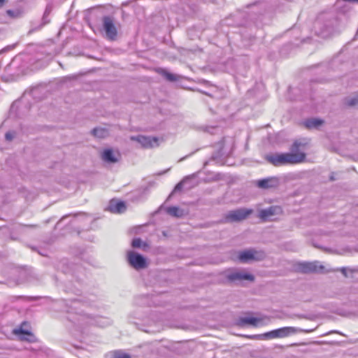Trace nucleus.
Masks as SVG:
<instances>
[{"label":"nucleus","instance_id":"nucleus-8","mask_svg":"<svg viewBox=\"0 0 358 358\" xmlns=\"http://www.w3.org/2000/svg\"><path fill=\"white\" fill-rule=\"evenodd\" d=\"M81 321H85L87 324L94 325L100 327H105L110 324V321L108 318L96 316L92 317L90 315H80V318L78 320L77 324L82 325Z\"/></svg>","mask_w":358,"mask_h":358},{"label":"nucleus","instance_id":"nucleus-36","mask_svg":"<svg viewBox=\"0 0 358 358\" xmlns=\"http://www.w3.org/2000/svg\"><path fill=\"white\" fill-rule=\"evenodd\" d=\"M7 14L10 16H14V11L13 10H7Z\"/></svg>","mask_w":358,"mask_h":358},{"label":"nucleus","instance_id":"nucleus-9","mask_svg":"<svg viewBox=\"0 0 358 358\" xmlns=\"http://www.w3.org/2000/svg\"><path fill=\"white\" fill-rule=\"evenodd\" d=\"M234 141L231 138H223L222 140L215 145L217 151L215 157H228L231 155L233 148Z\"/></svg>","mask_w":358,"mask_h":358},{"label":"nucleus","instance_id":"nucleus-35","mask_svg":"<svg viewBox=\"0 0 358 358\" xmlns=\"http://www.w3.org/2000/svg\"><path fill=\"white\" fill-rule=\"evenodd\" d=\"M13 61L11 62L9 64H8L6 68H5V70L7 71V72H9V69L10 68V66L13 65Z\"/></svg>","mask_w":358,"mask_h":358},{"label":"nucleus","instance_id":"nucleus-10","mask_svg":"<svg viewBox=\"0 0 358 358\" xmlns=\"http://www.w3.org/2000/svg\"><path fill=\"white\" fill-rule=\"evenodd\" d=\"M324 268V266L320 264L317 261L312 262H301L297 265V269L303 273H323Z\"/></svg>","mask_w":358,"mask_h":358},{"label":"nucleus","instance_id":"nucleus-5","mask_svg":"<svg viewBox=\"0 0 358 358\" xmlns=\"http://www.w3.org/2000/svg\"><path fill=\"white\" fill-rule=\"evenodd\" d=\"M127 259L129 264L136 270L143 269L148 266L146 258L143 255L132 250L127 252Z\"/></svg>","mask_w":358,"mask_h":358},{"label":"nucleus","instance_id":"nucleus-43","mask_svg":"<svg viewBox=\"0 0 358 358\" xmlns=\"http://www.w3.org/2000/svg\"><path fill=\"white\" fill-rule=\"evenodd\" d=\"M60 222H61L60 220L58 221V222H57V224H59V223H60Z\"/></svg>","mask_w":358,"mask_h":358},{"label":"nucleus","instance_id":"nucleus-2","mask_svg":"<svg viewBox=\"0 0 358 358\" xmlns=\"http://www.w3.org/2000/svg\"><path fill=\"white\" fill-rule=\"evenodd\" d=\"M225 278L229 283L236 285H241L244 280L253 282L255 276L249 273L243 271L233 270L225 274Z\"/></svg>","mask_w":358,"mask_h":358},{"label":"nucleus","instance_id":"nucleus-17","mask_svg":"<svg viewBox=\"0 0 358 358\" xmlns=\"http://www.w3.org/2000/svg\"><path fill=\"white\" fill-rule=\"evenodd\" d=\"M261 319L255 317L244 316L239 317L238 324L240 326L251 325L253 327H257Z\"/></svg>","mask_w":358,"mask_h":358},{"label":"nucleus","instance_id":"nucleus-45","mask_svg":"<svg viewBox=\"0 0 358 358\" xmlns=\"http://www.w3.org/2000/svg\"><path fill=\"white\" fill-rule=\"evenodd\" d=\"M357 34H358V29H357Z\"/></svg>","mask_w":358,"mask_h":358},{"label":"nucleus","instance_id":"nucleus-33","mask_svg":"<svg viewBox=\"0 0 358 358\" xmlns=\"http://www.w3.org/2000/svg\"><path fill=\"white\" fill-rule=\"evenodd\" d=\"M340 271H341V272L342 273V274H343L344 276H345V277H347V276H348V275H347V268H345V267H342V268H340Z\"/></svg>","mask_w":358,"mask_h":358},{"label":"nucleus","instance_id":"nucleus-23","mask_svg":"<svg viewBox=\"0 0 358 358\" xmlns=\"http://www.w3.org/2000/svg\"><path fill=\"white\" fill-rule=\"evenodd\" d=\"M106 358H131L130 355L122 350H115L107 354Z\"/></svg>","mask_w":358,"mask_h":358},{"label":"nucleus","instance_id":"nucleus-4","mask_svg":"<svg viewBox=\"0 0 358 358\" xmlns=\"http://www.w3.org/2000/svg\"><path fill=\"white\" fill-rule=\"evenodd\" d=\"M102 29L106 34V36L110 41L116 39L117 36V29L115 24V19L110 15H105L102 17Z\"/></svg>","mask_w":358,"mask_h":358},{"label":"nucleus","instance_id":"nucleus-22","mask_svg":"<svg viewBox=\"0 0 358 358\" xmlns=\"http://www.w3.org/2000/svg\"><path fill=\"white\" fill-rule=\"evenodd\" d=\"M166 213L174 217H182L184 215V210L177 206H170L166 210Z\"/></svg>","mask_w":358,"mask_h":358},{"label":"nucleus","instance_id":"nucleus-3","mask_svg":"<svg viewBox=\"0 0 358 358\" xmlns=\"http://www.w3.org/2000/svg\"><path fill=\"white\" fill-rule=\"evenodd\" d=\"M252 213V209H248L245 208H240L236 210H230L224 215V222H238L245 220Z\"/></svg>","mask_w":358,"mask_h":358},{"label":"nucleus","instance_id":"nucleus-38","mask_svg":"<svg viewBox=\"0 0 358 358\" xmlns=\"http://www.w3.org/2000/svg\"><path fill=\"white\" fill-rule=\"evenodd\" d=\"M4 0H0V7L3 6Z\"/></svg>","mask_w":358,"mask_h":358},{"label":"nucleus","instance_id":"nucleus-20","mask_svg":"<svg viewBox=\"0 0 358 358\" xmlns=\"http://www.w3.org/2000/svg\"><path fill=\"white\" fill-rule=\"evenodd\" d=\"M195 177V173L184 177L183 179L175 186L172 193L180 191L185 185L190 182Z\"/></svg>","mask_w":358,"mask_h":358},{"label":"nucleus","instance_id":"nucleus-21","mask_svg":"<svg viewBox=\"0 0 358 358\" xmlns=\"http://www.w3.org/2000/svg\"><path fill=\"white\" fill-rule=\"evenodd\" d=\"M158 73L170 82L178 81L180 78V76L169 73L164 69H159Z\"/></svg>","mask_w":358,"mask_h":358},{"label":"nucleus","instance_id":"nucleus-11","mask_svg":"<svg viewBox=\"0 0 358 358\" xmlns=\"http://www.w3.org/2000/svg\"><path fill=\"white\" fill-rule=\"evenodd\" d=\"M266 162L275 166H282L301 164L306 162V158H265Z\"/></svg>","mask_w":358,"mask_h":358},{"label":"nucleus","instance_id":"nucleus-28","mask_svg":"<svg viewBox=\"0 0 358 358\" xmlns=\"http://www.w3.org/2000/svg\"><path fill=\"white\" fill-rule=\"evenodd\" d=\"M92 298L93 299H91L89 301L87 300V299H85L83 298H82V299H73L71 301V303L73 304H76L77 302H82L83 303H86V304L90 305V301H94L95 300L96 296H92Z\"/></svg>","mask_w":358,"mask_h":358},{"label":"nucleus","instance_id":"nucleus-15","mask_svg":"<svg viewBox=\"0 0 358 358\" xmlns=\"http://www.w3.org/2000/svg\"><path fill=\"white\" fill-rule=\"evenodd\" d=\"M13 333L17 336L21 341L33 342L34 341V334L29 330L22 329V327L14 329Z\"/></svg>","mask_w":358,"mask_h":358},{"label":"nucleus","instance_id":"nucleus-18","mask_svg":"<svg viewBox=\"0 0 358 358\" xmlns=\"http://www.w3.org/2000/svg\"><path fill=\"white\" fill-rule=\"evenodd\" d=\"M90 133L93 136L98 138H105L109 136L108 129L103 127H95Z\"/></svg>","mask_w":358,"mask_h":358},{"label":"nucleus","instance_id":"nucleus-13","mask_svg":"<svg viewBox=\"0 0 358 358\" xmlns=\"http://www.w3.org/2000/svg\"><path fill=\"white\" fill-rule=\"evenodd\" d=\"M306 145L301 143L295 142L291 148V152L285 154L277 155L275 157H306L305 152ZM267 157H269L268 155Z\"/></svg>","mask_w":358,"mask_h":358},{"label":"nucleus","instance_id":"nucleus-42","mask_svg":"<svg viewBox=\"0 0 358 358\" xmlns=\"http://www.w3.org/2000/svg\"><path fill=\"white\" fill-rule=\"evenodd\" d=\"M333 332H334V333H338V334H340V333H339L338 331H333Z\"/></svg>","mask_w":358,"mask_h":358},{"label":"nucleus","instance_id":"nucleus-25","mask_svg":"<svg viewBox=\"0 0 358 358\" xmlns=\"http://www.w3.org/2000/svg\"><path fill=\"white\" fill-rule=\"evenodd\" d=\"M101 164L106 168H111L112 165L119 162V158H101Z\"/></svg>","mask_w":358,"mask_h":358},{"label":"nucleus","instance_id":"nucleus-14","mask_svg":"<svg viewBox=\"0 0 358 358\" xmlns=\"http://www.w3.org/2000/svg\"><path fill=\"white\" fill-rule=\"evenodd\" d=\"M282 213V208L278 206H272L265 209H262L259 213V217L263 221L270 220L273 215Z\"/></svg>","mask_w":358,"mask_h":358},{"label":"nucleus","instance_id":"nucleus-7","mask_svg":"<svg viewBox=\"0 0 358 358\" xmlns=\"http://www.w3.org/2000/svg\"><path fill=\"white\" fill-rule=\"evenodd\" d=\"M129 138L143 148H153L159 145V139L157 137L137 135L131 136Z\"/></svg>","mask_w":358,"mask_h":358},{"label":"nucleus","instance_id":"nucleus-1","mask_svg":"<svg viewBox=\"0 0 358 358\" xmlns=\"http://www.w3.org/2000/svg\"><path fill=\"white\" fill-rule=\"evenodd\" d=\"M312 330H306L293 327H285L264 334L262 336L266 338H285L298 332L308 333Z\"/></svg>","mask_w":358,"mask_h":358},{"label":"nucleus","instance_id":"nucleus-27","mask_svg":"<svg viewBox=\"0 0 358 358\" xmlns=\"http://www.w3.org/2000/svg\"><path fill=\"white\" fill-rule=\"evenodd\" d=\"M131 246L134 248H146L148 245L142 241L140 238H134L131 241Z\"/></svg>","mask_w":358,"mask_h":358},{"label":"nucleus","instance_id":"nucleus-39","mask_svg":"<svg viewBox=\"0 0 358 358\" xmlns=\"http://www.w3.org/2000/svg\"><path fill=\"white\" fill-rule=\"evenodd\" d=\"M330 180H335V178H334V176H331L330 177Z\"/></svg>","mask_w":358,"mask_h":358},{"label":"nucleus","instance_id":"nucleus-41","mask_svg":"<svg viewBox=\"0 0 358 358\" xmlns=\"http://www.w3.org/2000/svg\"><path fill=\"white\" fill-rule=\"evenodd\" d=\"M193 186V185H189V186L188 187L189 188L192 187Z\"/></svg>","mask_w":358,"mask_h":358},{"label":"nucleus","instance_id":"nucleus-30","mask_svg":"<svg viewBox=\"0 0 358 358\" xmlns=\"http://www.w3.org/2000/svg\"><path fill=\"white\" fill-rule=\"evenodd\" d=\"M113 150L110 148L105 149L101 157H113Z\"/></svg>","mask_w":358,"mask_h":358},{"label":"nucleus","instance_id":"nucleus-16","mask_svg":"<svg viewBox=\"0 0 358 358\" xmlns=\"http://www.w3.org/2000/svg\"><path fill=\"white\" fill-rule=\"evenodd\" d=\"M108 210L113 213H122L126 210V205L124 201L112 199L108 205Z\"/></svg>","mask_w":358,"mask_h":358},{"label":"nucleus","instance_id":"nucleus-24","mask_svg":"<svg viewBox=\"0 0 358 358\" xmlns=\"http://www.w3.org/2000/svg\"><path fill=\"white\" fill-rule=\"evenodd\" d=\"M344 103L348 106L352 107L358 105V93L352 96H347L344 99Z\"/></svg>","mask_w":358,"mask_h":358},{"label":"nucleus","instance_id":"nucleus-34","mask_svg":"<svg viewBox=\"0 0 358 358\" xmlns=\"http://www.w3.org/2000/svg\"><path fill=\"white\" fill-rule=\"evenodd\" d=\"M22 227H27V228H36L37 225H36V224H22Z\"/></svg>","mask_w":358,"mask_h":358},{"label":"nucleus","instance_id":"nucleus-29","mask_svg":"<svg viewBox=\"0 0 358 358\" xmlns=\"http://www.w3.org/2000/svg\"><path fill=\"white\" fill-rule=\"evenodd\" d=\"M16 136V132L14 131H9L5 134V138L7 141L10 142L14 139Z\"/></svg>","mask_w":358,"mask_h":358},{"label":"nucleus","instance_id":"nucleus-12","mask_svg":"<svg viewBox=\"0 0 358 358\" xmlns=\"http://www.w3.org/2000/svg\"><path fill=\"white\" fill-rule=\"evenodd\" d=\"M255 185L262 189L275 188L279 185V179L277 177L265 178L256 180Z\"/></svg>","mask_w":358,"mask_h":358},{"label":"nucleus","instance_id":"nucleus-31","mask_svg":"<svg viewBox=\"0 0 358 358\" xmlns=\"http://www.w3.org/2000/svg\"><path fill=\"white\" fill-rule=\"evenodd\" d=\"M219 129L217 127H207L205 129L206 132H208L211 134H215L216 131Z\"/></svg>","mask_w":358,"mask_h":358},{"label":"nucleus","instance_id":"nucleus-32","mask_svg":"<svg viewBox=\"0 0 358 358\" xmlns=\"http://www.w3.org/2000/svg\"><path fill=\"white\" fill-rule=\"evenodd\" d=\"M223 158H210L211 162H215V163H222V164H226L227 162H222Z\"/></svg>","mask_w":358,"mask_h":358},{"label":"nucleus","instance_id":"nucleus-44","mask_svg":"<svg viewBox=\"0 0 358 358\" xmlns=\"http://www.w3.org/2000/svg\"><path fill=\"white\" fill-rule=\"evenodd\" d=\"M60 222H61L60 220L58 221V222H57V224H59V223H60Z\"/></svg>","mask_w":358,"mask_h":358},{"label":"nucleus","instance_id":"nucleus-6","mask_svg":"<svg viewBox=\"0 0 358 358\" xmlns=\"http://www.w3.org/2000/svg\"><path fill=\"white\" fill-rule=\"evenodd\" d=\"M266 254L262 250H255L254 249H249L241 251L238 254V259L242 263H247L250 261H261L264 259Z\"/></svg>","mask_w":358,"mask_h":358},{"label":"nucleus","instance_id":"nucleus-40","mask_svg":"<svg viewBox=\"0 0 358 358\" xmlns=\"http://www.w3.org/2000/svg\"><path fill=\"white\" fill-rule=\"evenodd\" d=\"M72 292H73V290H72ZM78 292H79V290L74 291V292L76 293V294H78Z\"/></svg>","mask_w":358,"mask_h":358},{"label":"nucleus","instance_id":"nucleus-19","mask_svg":"<svg viewBox=\"0 0 358 358\" xmlns=\"http://www.w3.org/2000/svg\"><path fill=\"white\" fill-rule=\"evenodd\" d=\"M324 121L318 118H310L304 122V125L308 129H317L323 124Z\"/></svg>","mask_w":358,"mask_h":358},{"label":"nucleus","instance_id":"nucleus-37","mask_svg":"<svg viewBox=\"0 0 358 358\" xmlns=\"http://www.w3.org/2000/svg\"><path fill=\"white\" fill-rule=\"evenodd\" d=\"M69 216V215H65V216H63V217H62V219L60 220V221L64 220V219H66V217H68Z\"/></svg>","mask_w":358,"mask_h":358},{"label":"nucleus","instance_id":"nucleus-26","mask_svg":"<svg viewBox=\"0 0 358 358\" xmlns=\"http://www.w3.org/2000/svg\"><path fill=\"white\" fill-rule=\"evenodd\" d=\"M51 11H52L51 7L47 6L44 11L43 17H42L41 26H44L50 22V19L49 16H50Z\"/></svg>","mask_w":358,"mask_h":358}]
</instances>
